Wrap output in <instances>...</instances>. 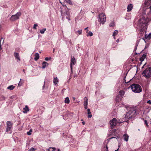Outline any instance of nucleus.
<instances>
[{
  "label": "nucleus",
  "instance_id": "24",
  "mask_svg": "<svg viewBox=\"0 0 151 151\" xmlns=\"http://www.w3.org/2000/svg\"><path fill=\"white\" fill-rule=\"evenodd\" d=\"M23 83V80H22L21 79H20V81L19 82L18 85V86H21Z\"/></svg>",
  "mask_w": 151,
  "mask_h": 151
},
{
  "label": "nucleus",
  "instance_id": "45",
  "mask_svg": "<svg viewBox=\"0 0 151 151\" xmlns=\"http://www.w3.org/2000/svg\"><path fill=\"white\" fill-rule=\"evenodd\" d=\"M116 42H119V39H117V40H116Z\"/></svg>",
  "mask_w": 151,
  "mask_h": 151
},
{
  "label": "nucleus",
  "instance_id": "20",
  "mask_svg": "<svg viewBox=\"0 0 151 151\" xmlns=\"http://www.w3.org/2000/svg\"><path fill=\"white\" fill-rule=\"evenodd\" d=\"M15 88V86H14L13 85H11L8 87L7 88V89L10 90H13Z\"/></svg>",
  "mask_w": 151,
  "mask_h": 151
},
{
  "label": "nucleus",
  "instance_id": "29",
  "mask_svg": "<svg viewBox=\"0 0 151 151\" xmlns=\"http://www.w3.org/2000/svg\"><path fill=\"white\" fill-rule=\"evenodd\" d=\"M32 132V130L30 129L29 131L28 132H27V134L28 135H30L31 134V132Z\"/></svg>",
  "mask_w": 151,
  "mask_h": 151
},
{
  "label": "nucleus",
  "instance_id": "28",
  "mask_svg": "<svg viewBox=\"0 0 151 151\" xmlns=\"http://www.w3.org/2000/svg\"><path fill=\"white\" fill-rule=\"evenodd\" d=\"M114 22H112L109 25V26L110 27H113L114 26Z\"/></svg>",
  "mask_w": 151,
  "mask_h": 151
},
{
  "label": "nucleus",
  "instance_id": "7",
  "mask_svg": "<svg viewBox=\"0 0 151 151\" xmlns=\"http://www.w3.org/2000/svg\"><path fill=\"white\" fill-rule=\"evenodd\" d=\"M13 124L11 121H8L6 122V132L10 131L12 128Z\"/></svg>",
  "mask_w": 151,
  "mask_h": 151
},
{
  "label": "nucleus",
  "instance_id": "14",
  "mask_svg": "<svg viewBox=\"0 0 151 151\" xmlns=\"http://www.w3.org/2000/svg\"><path fill=\"white\" fill-rule=\"evenodd\" d=\"M23 112L24 113H27L29 111L28 107L27 105H26L25 107L23 108Z\"/></svg>",
  "mask_w": 151,
  "mask_h": 151
},
{
  "label": "nucleus",
  "instance_id": "2",
  "mask_svg": "<svg viewBox=\"0 0 151 151\" xmlns=\"http://www.w3.org/2000/svg\"><path fill=\"white\" fill-rule=\"evenodd\" d=\"M130 87L132 91L134 93H139L142 91V88L139 84H134L131 85Z\"/></svg>",
  "mask_w": 151,
  "mask_h": 151
},
{
  "label": "nucleus",
  "instance_id": "5",
  "mask_svg": "<svg viewBox=\"0 0 151 151\" xmlns=\"http://www.w3.org/2000/svg\"><path fill=\"white\" fill-rule=\"evenodd\" d=\"M106 18L105 14L103 13H101L98 15V20L100 24H103L106 22Z\"/></svg>",
  "mask_w": 151,
  "mask_h": 151
},
{
  "label": "nucleus",
  "instance_id": "16",
  "mask_svg": "<svg viewBox=\"0 0 151 151\" xmlns=\"http://www.w3.org/2000/svg\"><path fill=\"white\" fill-rule=\"evenodd\" d=\"M84 102L83 105H88V99L87 98L85 97L84 98Z\"/></svg>",
  "mask_w": 151,
  "mask_h": 151
},
{
  "label": "nucleus",
  "instance_id": "15",
  "mask_svg": "<svg viewBox=\"0 0 151 151\" xmlns=\"http://www.w3.org/2000/svg\"><path fill=\"white\" fill-rule=\"evenodd\" d=\"M35 58H34V60L35 61H37L39 58V55L38 53H36L35 55Z\"/></svg>",
  "mask_w": 151,
  "mask_h": 151
},
{
  "label": "nucleus",
  "instance_id": "18",
  "mask_svg": "<svg viewBox=\"0 0 151 151\" xmlns=\"http://www.w3.org/2000/svg\"><path fill=\"white\" fill-rule=\"evenodd\" d=\"M125 93V92L124 91L121 90L119 91V94L121 96H122L124 95Z\"/></svg>",
  "mask_w": 151,
  "mask_h": 151
},
{
  "label": "nucleus",
  "instance_id": "8",
  "mask_svg": "<svg viewBox=\"0 0 151 151\" xmlns=\"http://www.w3.org/2000/svg\"><path fill=\"white\" fill-rule=\"evenodd\" d=\"M76 63V61L75 58L74 57H73L72 58H71V59L70 63V67L71 69V73H73V65H74Z\"/></svg>",
  "mask_w": 151,
  "mask_h": 151
},
{
  "label": "nucleus",
  "instance_id": "21",
  "mask_svg": "<svg viewBox=\"0 0 151 151\" xmlns=\"http://www.w3.org/2000/svg\"><path fill=\"white\" fill-rule=\"evenodd\" d=\"M118 33V30H114V33L113 34V36L114 37V38L115 39V36Z\"/></svg>",
  "mask_w": 151,
  "mask_h": 151
},
{
  "label": "nucleus",
  "instance_id": "51",
  "mask_svg": "<svg viewBox=\"0 0 151 151\" xmlns=\"http://www.w3.org/2000/svg\"><path fill=\"white\" fill-rule=\"evenodd\" d=\"M23 71L24 72V69L23 70Z\"/></svg>",
  "mask_w": 151,
  "mask_h": 151
},
{
  "label": "nucleus",
  "instance_id": "36",
  "mask_svg": "<svg viewBox=\"0 0 151 151\" xmlns=\"http://www.w3.org/2000/svg\"><path fill=\"white\" fill-rule=\"evenodd\" d=\"M66 0H59L60 3L62 4V2L65 1Z\"/></svg>",
  "mask_w": 151,
  "mask_h": 151
},
{
  "label": "nucleus",
  "instance_id": "30",
  "mask_svg": "<svg viewBox=\"0 0 151 151\" xmlns=\"http://www.w3.org/2000/svg\"><path fill=\"white\" fill-rule=\"evenodd\" d=\"M65 1L70 4H71L72 3L71 1L70 0H66Z\"/></svg>",
  "mask_w": 151,
  "mask_h": 151
},
{
  "label": "nucleus",
  "instance_id": "3",
  "mask_svg": "<svg viewBox=\"0 0 151 151\" xmlns=\"http://www.w3.org/2000/svg\"><path fill=\"white\" fill-rule=\"evenodd\" d=\"M61 13L62 14L64 13L65 12L66 15H68V17H67L66 18L69 20H70V13L69 12L70 9H69L65 5H63V6L61 7Z\"/></svg>",
  "mask_w": 151,
  "mask_h": 151
},
{
  "label": "nucleus",
  "instance_id": "48",
  "mask_svg": "<svg viewBox=\"0 0 151 151\" xmlns=\"http://www.w3.org/2000/svg\"><path fill=\"white\" fill-rule=\"evenodd\" d=\"M58 151H61L60 149H58Z\"/></svg>",
  "mask_w": 151,
  "mask_h": 151
},
{
  "label": "nucleus",
  "instance_id": "4",
  "mask_svg": "<svg viewBox=\"0 0 151 151\" xmlns=\"http://www.w3.org/2000/svg\"><path fill=\"white\" fill-rule=\"evenodd\" d=\"M142 74L146 78L148 79L151 77V68L148 67L142 73Z\"/></svg>",
  "mask_w": 151,
  "mask_h": 151
},
{
  "label": "nucleus",
  "instance_id": "31",
  "mask_svg": "<svg viewBox=\"0 0 151 151\" xmlns=\"http://www.w3.org/2000/svg\"><path fill=\"white\" fill-rule=\"evenodd\" d=\"M78 32L79 35L81 34L82 33V30L81 29L79 30L78 31Z\"/></svg>",
  "mask_w": 151,
  "mask_h": 151
},
{
  "label": "nucleus",
  "instance_id": "33",
  "mask_svg": "<svg viewBox=\"0 0 151 151\" xmlns=\"http://www.w3.org/2000/svg\"><path fill=\"white\" fill-rule=\"evenodd\" d=\"M35 150V149L33 147H32L28 151H33Z\"/></svg>",
  "mask_w": 151,
  "mask_h": 151
},
{
  "label": "nucleus",
  "instance_id": "44",
  "mask_svg": "<svg viewBox=\"0 0 151 151\" xmlns=\"http://www.w3.org/2000/svg\"><path fill=\"white\" fill-rule=\"evenodd\" d=\"M137 44H136V46H135V50H136L137 49Z\"/></svg>",
  "mask_w": 151,
  "mask_h": 151
},
{
  "label": "nucleus",
  "instance_id": "23",
  "mask_svg": "<svg viewBox=\"0 0 151 151\" xmlns=\"http://www.w3.org/2000/svg\"><path fill=\"white\" fill-rule=\"evenodd\" d=\"M56 150V148L55 147H50L48 150V151H55Z\"/></svg>",
  "mask_w": 151,
  "mask_h": 151
},
{
  "label": "nucleus",
  "instance_id": "39",
  "mask_svg": "<svg viewBox=\"0 0 151 151\" xmlns=\"http://www.w3.org/2000/svg\"><path fill=\"white\" fill-rule=\"evenodd\" d=\"M2 49V48L1 47V40H0V51Z\"/></svg>",
  "mask_w": 151,
  "mask_h": 151
},
{
  "label": "nucleus",
  "instance_id": "25",
  "mask_svg": "<svg viewBox=\"0 0 151 151\" xmlns=\"http://www.w3.org/2000/svg\"><path fill=\"white\" fill-rule=\"evenodd\" d=\"M88 33L87 35V36H92L93 35V33L91 31H89V32H88Z\"/></svg>",
  "mask_w": 151,
  "mask_h": 151
},
{
  "label": "nucleus",
  "instance_id": "27",
  "mask_svg": "<svg viewBox=\"0 0 151 151\" xmlns=\"http://www.w3.org/2000/svg\"><path fill=\"white\" fill-rule=\"evenodd\" d=\"M88 118H91L92 117V114H91V112H88Z\"/></svg>",
  "mask_w": 151,
  "mask_h": 151
},
{
  "label": "nucleus",
  "instance_id": "17",
  "mask_svg": "<svg viewBox=\"0 0 151 151\" xmlns=\"http://www.w3.org/2000/svg\"><path fill=\"white\" fill-rule=\"evenodd\" d=\"M42 68H45L46 66L48 65V64L46 62H43L42 63Z\"/></svg>",
  "mask_w": 151,
  "mask_h": 151
},
{
  "label": "nucleus",
  "instance_id": "42",
  "mask_svg": "<svg viewBox=\"0 0 151 151\" xmlns=\"http://www.w3.org/2000/svg\"><path fill=\"white\" fill-rule=\"evenodd\" d=\"M144 59L143 58H140V60L141 61H142L144 60Z\"/></svg>",
  "mask_w": 151,
  "mask_h": 151
},
{
  "label": "nucleus",
  "instance_id": "12",
  "mask_svg": "<svg viewBox=\"0 0 151 151\" xmlns=\"http://www.w3.org/2000/svg\"><path fill=\"white\" fill-rule=\"evenodd\" d=\"M124 140L127 142L128 141L129 136L126 134H124L123 135Z\"/></svg>",
  "mask_w": 151,
  "mask_h": 151
},
{
  "label": "nucleus",
  "instance_id": "35",
  "mask_svg": "<svg viewBox=\"0 0 151 151\" xmlns=\"http://www.w3.org/2000/svg\"><path fill=\"white\" fill-rule=\"evenodd\" d=\"M0 40H1V41H2V44H3L4 42V39L2 38H1V39Z\"/></svg>",
  "mask_w": 151,
  "mask_h": 151
},
{
  "label": "nucleus",
  "instance_id": "53",
  "mask_svg": "<svg viewBox=\"0 0 151 151\" xmlns=\"http://www.w3.org/2000/svg\"><path fill=\"white\" fill-rule=\"evenodd\" d=\"M145 65H144L143 66V67H142V68H143L144 67V66Z\"/></svg>",
  "mask_w": 151,
  "mask_h": 151
},
{
  "label": "nucleus",
  "instance_id": "54",
  "mask_svg": "<svg viewBox=\"0 0 151 151\" xmlns=\"http://www.w3.org/2000/svg\"><path fill=\"white\" fill-rule=\"evenodd\" d=\"M54 50H55V49H53V52H54Z\"/></svg>",
  "mask_w": 151,
  "mask_h": 151
},
{
  "label": "nucleus",
  "instance_id": "6",
  "mask_svg": "<svg viewBox=\"0 0 151 151\" xmlns=\"http://www.w3.org/2000/svg\"><path fill=\"white\" fill-rule=\"evenodd\" d=\"M20 12H18L16 14L12 16L10 18V20L12 21H14L19 19L20 16L21 15Z\"/></svg>",
  "mask_w": 151,
  "mask_h": 151
},
{
  "label": "nucleus",
  "instance_id": "38",
  "mask_svg": "<svg viewBox=\"0 0 151 151\" xmlns=\"http://www.w3.org/2000/svg\"><path fill=\"white\" fill-rule=\"evenodd\" d=\"M88 27H86V28H85V30H87L86 32L87 33H88Z\"/></svg>",
  "mask_w": 151,
  "mask_h": 151
},
{
  "label": "nucleus",
  "instance_id": "11",
  "mask_svg": "<svg viewBox=\"0 0 151 151\" xmlns=\"http://www.w3.org/2000/svg\"><path fill=\"white\" fill-rule=\"evenodd\" d=\"M133 8V6L132 4H129L127 7V11L129 12Z\"/></svg>",
  "mask_w": 151,
  "mask_h": 151
},
{
  "label": "nucleus",
  "instance_id": "37",
  "mask_svg": "<svg viewBox=\"0 0 151 151\" xmlns=\"http://www.w3.org/2000/svg\"><path fill=\"white\" fill-rule=\"evenodd\" d=\"M147 103H148L149 104H151V101L150 100H149L147 102Z\"/></svg>",
  "mask_w": 151,
  "mask_h": 151
},
{
  "label": "nucleus",
  "instance_id": "41",
  "mask_svg": "<svg viewBox=\"0 0 151 151\" xmlns=\"http://www.w3.org/2000/svg\"><path fill=\"white\" fill-rule=\"evenodd\" d=\"M151 1V0H146L145 1V3H146V2H148L149 1Z\"/></svg>",
  "mask_w": 151,
  "mask_h": 151
},
{
  "label": "nucleus",
  "instance_id": "50",
  "mask_svg": "<svg viewBox=\"0 0 151 151\" xmlns=\"http://www.w3.org/2000/svg\"><path fill=\"white\" fill-rule=\"evenodd\" d=\"M106 149H107V150H108V147H107V145L106 146Z\"/></svg>",
  "mask_w": 151,
  "mask_h": 151
},
{
  "label": "nucleus",
  "instance_id": "1",
  "mask_svg": "<svg viewBox=\"0 0 151 151\" xmlns=\"http://www.w3.org/2000/svg\"><path fill=\"white\" fill-rule=\"evenodd\" d=\"M137 114L136 109L135 108H131L125 115L124 118L126 120L134 118Z\"/></svg>",
  "mask_w": 151,
  "mask_h": 151
},
{
  "label": "nucleus",
  "instance_id": "10",
  "mask_svg": "<svg viewBox=\"0 0 151 151\" xmlns=\"http://www.w3.org/2000/svg\"><path fill=\"white\" fill-rule=\"evenodd\" d=\"M53 78H54V79H53L54 84L55 85H56L59 82V80L57 77H55L54 76Z\"/></svg>",
  "mask_w": 151,
  "mask_h": 151
},
{
  "label": "nucleus",
  "instance_id": "13",
  "mask_svg": "<svg viewBox=\"0 0 151 151\" xmlns=\"http://www.w3.org/2000/svg\"><path fill=\"white\" fill-rule=\"evenodd\" d=\"M14 55L16 59H18L19 61L20 60V59L19 57V55L18 53L17 52H14Z\"/></svg>",
  "mask_w": 151,
  "mask_h": 151
},
{
  "label": "nucleus",
  "instance_id": "9",
  "mask_svg": "<svg viewBox=\"0 0 151 151\" xmlns=\"http://www.w3.org/2000/svg\"><path fill=\"white\" fill-rule=\"evenodd\" d=\"M117 120L115 118H114L111 120L110 121V123L111 125V128L113 129L114 128L117 124Z\"/></svg>",
  "mask_w": 151,
  "mask_h": 151
},
{
  "label": "nucleus",
  "instance_id": "43",
  "mask_svg": "<svg viewBox=\"0 0 151 151\" xmlns=\"http://www.w3.org/2000/svg\"><path fill=\"white\" fill-rule=\"evenodd\" d=\"M87 111H88V112H90V110L89 109H87Z\"/></svg>",
  "mask_w": 151,
  "mask_h": 151
},
{
  "label": "nucleus",
  "instance_id": "19",
  "mask_svg": "<svg viewBox=\"0 0 151 151\" xmlns=\"http://www.w3.org/2000/svg\"><path fill=\"white\" fill-rule=\"evenodd\" d=\"M145 38L146 39H150L151 38V33H149L148 35L145 34Z\"/></svg>",
  "mask_w": 151,
  "mask_h": 151
},
{
  "label": "nucleus",
  "instance_id": "49",
  "mask_svg": "<svg viewBox=\"0 0 151 151\" xmlns=\"http://www.w3.org/2000/svg\"><path fill=\"white\" fill-rule=\"evenodd\" d=\"M44 87H45V83L44 84V85H43V88H44Z\"/></svg>",
  "mask_w": 151,
  "mask_h": 151
},
{
  "label": "nucleus",
  "instance_id": "47",
  "mask_svg": "<svg viewBox=\"0 0 151 151\" xmlns=\"http://www.w3.org/2000/svg\"><path fill=\"white\" fill-rule=\"evenodd\" d=\"M118 149H117V150H115L114 151H118ZM107 151H108V150H107Z\"/></svg>",
  "mask_w": 151,
  "mask_h": 151
},
{
  "label": "nucleus",
  "instance_id": "26",
  "mask_svg": "<svg viewBox=\"0 0 151 151\" xmlns=\"http://www.w3.org/2000/svg\"><path fill=\"white\" fill-rule=\"evenodd\" d=\"M46 29L44 28L40 30V32L41 34H43L46 31Z\"/></svg>",
  "mask_w": 151,
  "mask_h": 151
},
{
  "label": "nucleus",
  "instance_id": "22",
  "mask_svg": "<svg viewBox=\"0 0 151 151\" xmlns=\"http://www.w3.org/2000/svg\"><path fill=\"white\" fill-rule=\"evenodd\" d=\"M70 102V100L68 97H67L65 98V103L66 104H68Z\"/></svg>",
  "mask_w": 151,
  "mask_h": 151
},
{
  "label": "nucleus",
  "instance_id": "46",
  "mask_svg": "<svg viewBox=\"0 0 151 151\" xmlns=\"http://www.w3.org/2000/svg\"><path fill=\"white\" fill-rule=\"evenodd\" d=\"M82 123H83V125H84L85 124V122H82Z\"/></svg>",
  "mask_w": 151,
  "mask_h": 151
},
{
  "label": "nucleus",
  "instance_id": "40",
  "mask_svg": "<svg viewBox=\"0 0 151 151\" xmlns=\"http://www.w3.org/2000/svg\"><path fill=\"white\" fill-rule=\"evenodd\" d=\"M87 105H84V106L85 109H87V107H88Z\"/></svg>",
  "mask_w": 151,
  "mask_h": 151
},
{
  "label": "nucleus",
  "instance_id": "34",
  "mask_svg": "<svg viewBox=\"0 0 151 151\" xmlns=\"http://www.w3.org/2000/svg\"><path fill=\"white\" fill-rule=\"evenodd\" d=\"M37 26V24H35L34 25V26L33 27V29H37L36 27Z\"/></svg>",
  "mask_w": 151,
  "mask_h": 151
},
{
  "label": "nucleus",
  "instance_id": "52",
  "mask_svg": "<svg viewBox=\"0 0 151 151\" xmlns=\"http://www.w3.org/2000/svg\"><path fill=\"white\" fill-rule=\"evenodd\" d=\"M145 123H147V121H145Z\"/></svg>",
  "mask_w": 151,
  "mask_h": 151
},
{
  "label": "nucleus",
  "instance_id": "32",
  "mask_svg": "<svg viewBox=\"0 0 151 151\" xmlns=\"http://www.w3.org/2000/svg\"><path fill=\"white\" fill-rule=\"evenodd\" d=\"M51 57L48 58L46 57L45 58V60L46 61H48L49 60H50L51 59Z\"/></svg>",
  "mask_w": 151,
  "mask_h": 151
}]
</instances>
